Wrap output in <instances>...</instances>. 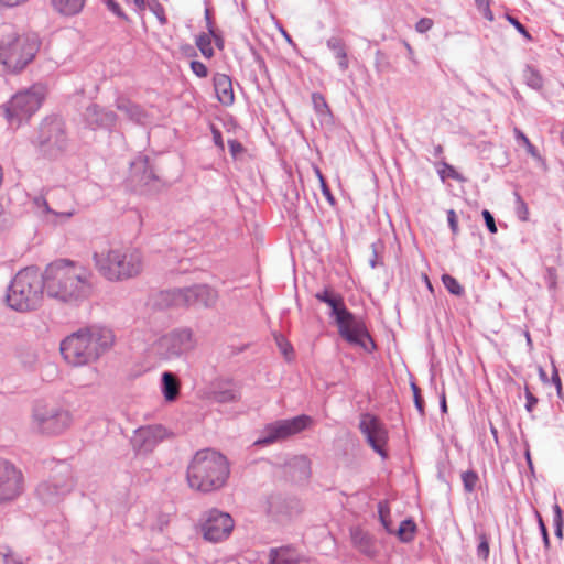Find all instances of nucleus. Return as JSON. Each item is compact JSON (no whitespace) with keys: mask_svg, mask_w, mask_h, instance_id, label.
<instances>
[{"mask_svg":"<svg viewBox=\"0 0 564 564\" xmlns=\"http://www.w3.org/2000/svg\"><path fill=\"white\" fill-rule=\"evenodd\" d=\"M229 474L227 458L217 451L206 448L193 456L187 467L186 479L192 489L208 494L223 488Z\"/></svg>","mask_w":564,"mask_h":564,"instance_id":"f257e3e1","label":"nucleus"},{"mask_svg":"<svg viewBox=\"0 0 564 564\" xmlns=\"http://www.w3.org/2000/svg\"><path fill=\"white\" fill-rule=\"evenodd\" d=\"M113 341L115 336L109 329L79 330L67 336L61 343L59 350L68 365L79 367L97 360Z\"/></svg>","mask_w":564,"mask_h":564,"instance_id":"f03ea898","label":"nucleus"},{"mask_svg":"<svg viewBox=\"0 0 564 564\" xmlns=\"http://www.w3.org/2000/svg\"><path fill=\"white\" fill-rule=\"evenodd\" d=\"M316 297L332 308V315L335 317L338 334L343 339L350 345L359 346L366 350L375 346L365 323L347 310L340 295L324 291L316 294Z\"/></svg>","mask_w":564,"mask_h":564,"instance_id":"7ed1b4c3","label":"nucleus"},{"mask_svg":"<svg viewBox=\"0 0 564 564\" xmlns=\"http://www.w3.org/2000/svg\"><path fill=\"white\" fill-rule=\"evenodd\" d=\"M39 48L35 35L10 30L0 41V63L10 72H20L34 59Z\"/></svg>","mask_w":564,"mask_h":564,"instance_id":"20e7f679","label":"nucleus"},{"mask_svg":"<svg viewBox=\"0 0 564 564\" xmlns=\"http://www.w3.org/2000/svg\"><path fill=\"white\" fill-rule=\"evenodd\" d=\"M96 263L108 280H123L134 278L141 270V254L137 250H111L105 261L95 256Z\"/></svg>","mask_w":564,"mask_h":564,"instance_id":"39448f33","label":"nucleus"},{"mask_svg":"<svg viewBox=\"0 0 564 564\" xmlns=\"http://www.w3.org/2000/svg\"><path fill=\"white\" fill-rule=\"evenodd\" d=\"M33 420L40 432L58 434L68 429L73 422L70 412L56 404H39L34 409Z\"/></svg>","mask_w":564,"mask_h":564,"instance_id":"423d86ee","label":"nucleus"},{"mask_svg":"<svg viewBox=\"0 0 564 564\" xmlns=\"http://www.w3.org/2000/svg\"><path fill=\"white\" fill-rule=\"evenodd\" d=\"M44 97V89L39 86H33L26 91L18 93L9 102L7 109L8 118L10 120L18 118L19 121L30 118L41 107Z\"/></svg>","mask_w":564,"mask_h":564,"instance_id":"0eeeda50","label":"nucleus"},{"mask_svg":"<svg viewBox=\"0 0 564 564\" xmlns=\"http://www.w3.org/2000/svg\"><path fill=\"white\" fill-rule=\"evenodd\" d=\"M42 284H9L7 304L20 312L35 308L43 299Z\"/></svg>","mask_w":564,"mask_h":564,"instance_id":"6e6552de","label":"nucleus"},{"mask_svg":"<svg viewBox=\"0 0 564 564\" xmlns=\"http://www.w3.org/2000/svg\"><path fill=\"white\" fill-rule=\"evenodd\" d=\"M359 429L366 436L369 446L386 459L388 457L389 433L384 424L375 415L364 414L360 419Z\"/></svg>","mask_w":564,"mask_h":564,"instance_id":"1a4fd4ad","label":"nucleus"},{"mask_svg":"<svg viewBox=\"0 0 564 564\" xmlns=\"http://www.w3.org/2000/svg\"><path fill=\"white\" fill-rule=\"evenodd\" d=\"M312 419L308 415H299L290 420L276 421L267 425L265 436L257 443L270 444L297 434L308 427Z\"/></svg>","mask_w":564,"mask_h":564,"instance_id":"9d476101","label":"nucleus"},{"mask_svg":"<svg viewBox=\"0 0 564 564\" xmlns=\"http://www.w3.org/2000/svg\"><path fill=\"white\" fill-rule=\"evenodd\" d=\"M234 525V520L229 513L212 510L203 525L204 538L212 542L223 541L229 536Z\"/></svg>","mask_w":564,"mask_h":564,"instance_id":"9b49d317","label":"nucleus"},{"mask_svg":"<svg viewBox=\"0 0 564 564\" xmlns=\"http://www.w3.org/2000/svg\"><path fill=\"white\" fill-rule=\"evenodd\" d=\"M22 490V474L12 464L0 460V502L17 498Z\"/></svg>","mask_w":564,"mask_h":564,"instance_id":"f8f14e48","label":"nucleus"},{"mask_svg":"<svg viewBox=\"0 0 564 564\" xmlns=\"http://www.w3.org/2000/svg\"><path fill=\"white\" fill-rule=\"evenodd\" d=\"M43 295L57 303H73L86 295L80 284H42Z\"/></svg>","mask_w":564,"mask_h":564,"instance_id":"ddd939ff","label":"nucleus"},{"mask_svg":"<svg viewBox=\"0 0 564 564\" xmlns=\"http://www.w3.org/2000/svg\"><path fill=\"white\" fill-rule=\"evenodd\" d=\"M43 278L45 280H78L79 282L84 279L80 273L77 272L74 262L61 259L52 262L47 265Z\"/></svg>","mask_w":564,"mask_h":564,"instance_id":"4468645a","label":"nucleus"},{"mask_svg":"<svg viewBox=\"0 0 564 564\" xmlns=\"http://www.w3.org/2000/svg\"><path fill=\"white\" fill-rule=\"evenodd\" d=\"M213 82L218 101L223 106H231L235 101L231 78L225 74H216Z\"/></svg>","mask_w":564,"mask_h":564,"instance_id":"2eb2a0df","label":"nucleus"},{"mask_svg":"<svg viewBox=\"0 0 564 564\" xmlns=\"http://www.w3.org/2000/svg\"><path fill=\"white\" fill-rule=\"evenodd\" d=\"M351 541L356 549L369 557H373L378 553L376 541L367 532L359 528L351 530Z\"/></svg>","mask_w":564,"mask_h":564,"instance_id":"dca6fc26","label":"nucleus"},{"mask_svg":"<svg viewBox=\"0 0 564 564\" xmlns=\"http://www.w3.org/2000/svg\"><path fill=\"white\" fill-rule=\"evenodd\" d=\"M52 9L62 17H74L79 14L86 0H50Z\"/></svg>","mask_w":564,"mask_h":564,"instance_id":"f3484780","label":"nucleus"},{"mask_svg":"<svg viewBox=\"0 0 564 564\" xmlns=\"http://www.w3.org/2000/svg\"><path fill=\"white\" fill-rule=\"evenodd\" d=\"M185 302L188 304L202 303L210 305L214 302V297L209 295L207 284H196L186 289Z\"/></svg>","mask_w":564,"mask_h":564,"instance_id":"a211bd4d","label":"nucleus"},{"mask_svg":"<svg viewBox=\"0 0 564 564\" xmlns=\"http://www.w3.org/2000/svg\"><path fill=\"white\" fill-rule=\"evenodd\" d=\"M163 380V394L166 401H174L180 393V382L176 377L171 372H164Z\"/></svg>","mask_w":564,"mask_h":564,"instance_id":"6ab92c4d","label":"nucleus"},{"mask_svg":"<svg viewBox=\"0 0 564 564\" xmlns=\"http://www.w3.org/2000/svg\"><path fill=\"white\" fill-rule=\"evenodd\" d=\"M270 558V564H299V557L291 549L272 550Z\"/></svg>","mask_w":564,"mask_h":564,"instance_id":"aec40b11","label":"nucleus"},{"mask_svg":"<svg viewBox=\"0 0 564 564\" xmlns=\"http://www.w3.org/2000/svg\"><path fill=\"white\" fill-rule=\"evenodd\" d=\"M88 118L90 120H94L99 126H111L115 120L116 116L111 111H104L99 109L97 106H93L88 108Z\"/></svg>","mask_w":564,"mask_h":564,"instance_id":"412c9836","label":"nucleus"},{"mask_svg":"<svg viewBox=\"0 0 564 564\" xmlns=\"http://www.w3.org/2000/svg\"><path fill=\"white\" fill-rule=\"evenodd\" d=\"M328 46L334 52L335 57L337 58L339 66L343 69H347V67H348V57H347V53H346V50H345V46L343 45V43L339 40H330L328 42Z\"/></svg>","mask_w":564,"mask_h":564,"instance_id":"4be33fe9","label":"nucleus"},{"mask_svg":"<svg viewBox=\"0 0 564 564\" xmlns=\"http://www.w3.org/2000/svg\"><path fill=\"white\" fill-rule=\"evenodd\" d=\"M523 78L525 84L532 89L540 90L543 87V78L538 70L534 68L527 66L523 72Z\"/></svg>","mask_w":564,"mask_h":564,"instance_id":"5701e85b","label":"nucleus"},{"mask_svg":"<svg viewBox=\"0 0 564 564\" xmlns=\"http://www.w3.org/2000/svg\"><path fill=\"white\" fill-rule=\"evenodd\" d=\"M415 530V523L408 519L400 523L397 535L402 542H410L414 539Z\"/></svg>","mask_w":564,"mask_h":564,"instance_id":"b1692460","label":"nucleus"},{"mask_svg":"<svg viewBox=\"0 0 564 564\" xmlns=\"http://www.w3.org/2000/svg\"><path fill=\"white\" fill-rule=\"evenodd\" d=\"M196 45L204 57L210 58L214 55L210 34L203 33L196 37Z\"/></svg>","mask_w":564,"mask_h":564,"instance_id":"393cba45","label":"nucleus"},{"mask_svg":"<svg viewBox=\"0 0 564 564\" xmlns=\"http://www.w3.org/2000/svg\"><path fill=\"white\" fill-rule=\"evenodd\" d=\"M214 398L221 403L234 402L240 398V392L237 388H230L215 392Z\"/></svg>","mask_w":564,"mask_h":564,"instance_id":"a878e982","label":"nucleus"},{"mask_svg":"<svg viewBox=\"0 0 564 564\" xmlns=\"http://www.w3.org/2000/svg\"><path fill=\"white\" fill-rule=\"evenodd\" d=\"M312 101L314 105V109L318 115H321V116L330 115V109H329L323 95H321L318 93H314L312 95Z\"/></svg>","mask_w":564,"mask_h":564,"instance_id":"bb28decb","label":"nucleus"},{"mask_svg":"<svg viewBox=\"0 0 564 564\" xmlns=\"http://www.w3.org/2000/svg\"><path fill=\"white\" fill-rule=\"evenodd\" d=\"M40 276L39 269L35 267H28L18 272L15 276L17 282H26L29 280L34 281Z\"/></svg>","mask_w":564,"mask_h":564,"instance_id":"cd10ccee","label":"nucleus"},{"mask_svg":"<svg viewBox=\"0 0 564 564\" xmlns=\"http://www.w3.org/2000/svg\"><path fill=\"white\" fill-rule=\"evenodd\" d=\"M119 109H123V107L119 106ZM124 110L132 119L137 121H142L147 117L144 110L140 106L134 104H129L124 107Z\"/></svg>","mask_w":564,"mask_h":564,"instance_id":"c85d7f7f","label":"nucleus"},{"mask_svg":"<svg viewBox=\"0 0 564 564\" xmlns=\"http://www.w3.org/2000/svg\"><path fill=\"white\" fill-rule=\"evenodd\" d=\"M554 527H555V535L560 539L563 536V518H562V510L558 505H554Z\"/></svg>","mask_w":564,"mask_h":564,"instance_id":"c756f323","label":"nucleus"},{"mask_svg":"<svg viewBox=\"0 0 564 564\" xmlns=\"http://www.w3.org/2000/svg\"><path fill=\"white\" fill-rule=\"evenodd\" d=\"M462 478L465 489L467 491H473L478 481V476L474 471H466L463 474Z\"/></svg>","mask_w":564,"mask_h":564,"instance_id":"7c9ffc66","label":"nucleus"},{"mask_svg":"<svg viewBox=\"0 0 564 564\" xmlns=\"http://www.w3.org/2000/svg\"><path fill=\"white\" fill-rule=\"evenodd\" d=\"M516 202H517L516 213H517L519 219H521L522 221L528 220L529 212H528L527 204L521 199V197L518 194H516Z\"/></svg>","mask_w":564,"mask_h":564,"instance_id":"2f4dec72","label":"nucleus"},{"mask_svg":"<svg viewBox=\"0 0 564 564\" xmlns=\"http://www.w3.org/2000/svg\"><path fill=\"white\" fill-rule=\"evenodd\" d=\"M475 2H476L478 10L484 15V18L491 21L492 14H491V10H490V0H475Z\"/></svg>","mask_w":564,"mask_h":564,"instance_id":"473e14b6","label":"nucleus"},{"mask_svg":"<svg viewBox=\"0 0 564 564\" xmlns=\"http://www.w3.org/2000/svg\"><path fill=\"white\" fill-rule=\"evenodd\" d=\"M315 173H316V176L318 177V181H319V184H321V188H322V192H323V195L329 200V202H334V198L332 196V193H330V189L328 188L327 184H326V181L321 172L319 169H315Z\"/></svg>","mask_w":564,"mask_h":564,"instance_id":"72a5a7b5","label":"nucleus"},{"mask_svg":"<svg viewBox=\"0 0 564 564\" xmlns=\"http://www.w3.org/2000/svg\"><path fill=\"white\" fill-rule=\"evenodd\" d=\"M0 564H21L19 557L11 551H0Z\"/></svg>","mask_w":564,"mask_h":564,"instance_id":"f704fd0d","label":"nucleus"},{"mask_svg":"<svg viewBox=\"0 0 564 564\" xmlns=\"http://www.w3.org/2000/svg\"><path fill=\"white\" fill-rule=\"evenodd\" d=\"M489 552H490L489 541L487 538L481 536L479 545L477 547L478 556L484 560H487L489 556Z\"/></svg>","mask_w":564,"mask_h":564,"instance_id":"c9c22d12","label":"nucleus"},{"mask_svg":"<svg viewBox=\"0 0 564 564\" xmlns=\"http://www.w3.org/2000/svg\"><path fill=\"white\" fill-rule=\"evenodd\" d=\"M191 69L193 70V73L196 76H198L200 78H205L208 75L207 67L202 62H198V61H193L191 63Z\"/></svg>","mask_w":564,"mask_h":564,"instance_id":"e433bc0d","label":"nucleus"},{"mask_svg":"<svg viewBox=\"0 0 564 564\" xmlns=\"http://www.w3.org/2000/svg\"><path fill=\"white\" fill-rule=\"evenodd\" d=\"M505 18L518 30L519 33H521L525 39L531 40L530 33L516 18L508 13L505 14Z\"/></svg>","mask_w":564,"mask_h":564,"instance_id":"4c0bfd02","label":"nucleus"},{"mask_svg":"<svg viewBox=\"0 0 564 564\" xmlns=\"http://www.w3.org/2000/svg\"><path fill=\"white\" fill-rule=\"evenodd\" d=\"M108 10H110L113 14L119 18L127 19L124 12L121 10L120 6L115 0H101Z\"/></svg>","mask_w":564,"mask_h":564,"instance_id":"58836bf2","label":"nucleus"},{"mask_svg":"<svg viewBox=\"0 0 564 564\" xmlns=\"http://www.w3.org/2000/svg\"><path fill=\"white\" fill-rule=\"evenodd\" d=\"M278 345L281 349V352L284 355V357L288 360H291L293 358V348L292 346L286 343L283 338H276Z\"/></svg>","mask_w":564,"mask_h":564,"instance_id":"ea45409f","label":"nucleus"},{"mask_svg":"<svg viewBox=\"0 0 564 564\" xmlns=\"http://www.w3.org/2000/svg\"><path fill=\"white\" fill-rule=\"evenodd\" d=\"M433 20L430 19V18H422L417 21L416 25H415V30L419 32V33H424V32H427L429 30L432 29L433 26Z\"/></svg>","mask_w":564,"mask_h":564,"instance_id":"a19ab883","label":"nucleus"},{"mask_svg":"<svg viewBox=\"0 0 564 564\" xmlns=\"http://www.w3.org/2000/svg\"><path fill=\"white\" fill-rule=\"evenodd\" d=\"M517 134H518V138L523 142V144L525 145L528 152L533 156V158H539V154H538V151L535 149V147L529 141V139L520 131H517Z\"/></svg>","mask_w":564,"mask_h":564,"instance_id":"79ce46f5","label":"nucleus"},{"mask_svg":"<svg viewBox=\"0 0 564 564\" xmlns=\"http://www.w3.org/2000/svg\"><path fill=\"white\" fill-rule=\"evenodd\" d=\"M552 383L555 386L556 388V392H557V395L560 398H562V382H561V378L558 376V372H557V369L556 367H553V373H552V379H551Z\"/></svg>","mask_w":564,"mask_h":564,"instance_id":"37998d69","label":"nucleus"},{"mask_svg":"<svg viewBox=\"0 0 564 564\" xmlns=\"http://www.w3.org/2000/svg\"><path fill=\"white\" fill-rule=\"evenodd\" d=\"M412 391L414 397L415 406L420 412H423V401L420 395V389L415 383H412Z\"/></svg>","mask_w":564,"mask_h":564,"instance_id":"c03bdc74","label":"nucleus"},{"mask_svg":"<svg viewBox=\"0 0 564 564\" xmlns=\"http://www.w3.org/2000/svg\"><path fill=\"white\" fill-rule=\"evenodd\" d=\"M229 150L234 156L238 155L243 151V147L237 140L228 141Z\"/></svg>","mask_w":564,"mask_h":564,"instance_id":"a18cd8bd","label":"nucleus"},{"mask_svg":"<svg viewBox=\"0 0 564 564\" xmlns=\"http://www.w3.org/2000/svg\"><path fill=\"white\" fill-rule=\"evenodd\" d=\"M447 219H448L451 229L453 230V232H456L458 229V223H457L456 213L453 209L448 210Z\"/></svg>","mask_w":564,"mask_h":564,"instance_id":"49530a36","label":"nucleus"},{"mask_svg":"<svg viewBox=\"0 0 564 564\" xmlns=\"http://www.w3.org/2000/svg\"><path fill=\"white\" fill-rule=\"evenodd\" d=\"M527 404L525 408L529 412L533 410L535 404L538 403V399L527 389Z\"/></svg>","mask_w":564,"mask_h":564,"instance_id":"de8ad7c7","label":"nucleus"},{"mask_svg":"<svg viewBox=\"0 0 564 564\" xmlns=\"http://www.w3.org/2000/svg\"><path fill=\"white\" fill-rule=\"evenodd\" d=\"M539 527H540V530H541V533L543 536L544 545H545V547H549V545H550L549 534H547V530H546L541 517H539Z\"/></svg>","mask_w":564,"mask_h":564,"instance_id":"09e8293b","label":"nucleus"},{"mask_svg":"<svg viewBox=\"0 0 564 564\" xmlns=\"http://www.w3.org/2000/svg\"><path fill=\"white\" fill-rule=\"evenodd\" d=\"M482 216H484V218H485V220H486V225H487V227H488L489 231H490V232H494V216H492V215H491V213H490L489 210H487V209H485V210L482 212Z\"/></svg>","mask_w":564,"mask_h":564,"instance_id":"8fccbe9b","label":"nucleus"},{"mask_svg":"<svg viewBox=\"0 0 564 564\" xmlns=\"http://www.w3.org/2000/svg\"><path fill=\"white\" fill-rule=\"evenodd\" d=\"M448 292L454 295H462L464 293L463 284H445Z\"/></svg>","mask_w":564,"mask_h":564,"instance_id":"3c124183","label":"nucleus"},{"mask_svg":"<svg viewBox=\"0 0 564 564\" xmlns=\"http://www.w3.org/2000/svg\"><path fill=\"white\" fill-rule=\"evenodd\" d=\"M26 1L28 0H0V4L4 6V7L12 8V7L20 6Z\"/></svg>","mask_w":564,"mask_h":564,"instance_id":"603ef678","label":"nucleus"},{"mask_svg":"<svg viewBox=\"0 0 564 564\" xmlns=\"http://www.w3.org/2000/svg\"><path fill=\"white\" fill-rule=\"evenodd\" d=\"M454 177L455 171L452 166L446 165L445 169L442 171V177Z\"/></svg>","mask_w":564,"mask_h":564,"instance_id":"864d4df0","label":"nucleus"},{"mask_svg":"<svg viewBox=\"0 0 564 564\" xmlns=\"http://www.w3.org/2000/svg\"><path fill=\"white\" fill-rule=\"evenodd\" d=\"M380 518H381V522H382L383 527L386 528V530L391 533L392 529H391L390 521L387 520V518L382 511H380Z\"/></svg>","mask_w":564,"mask_h":564,"instance_id":"5fc2aeb1","label":"nucleus"},{"mask_svg":"<svg viewBox=\"0 0 564 564\" xmlns=\"http://www.w3.org/2000/svg\"><path fill=\"white\" fill-rule=\"evenodd\" d=\"M56 215L64 216L66 218L72 217L75 214V210L72 208L69 210H61V212H53Z\"/></svg>","mask_w":564,"mask_h":564,"instance_id":"6e6d98bb","label":"nucleus"},{"mask_svg":"<svg viewBox=\"0 0 564 564\" xmlns=\"http://www.w3.org/2000/svg\"><path fill=\"white\" fill-rule=\"evenodd\" d=\"M539 377H540V379H541L544 383H547V382H549L547 375H546L545 370H544L542 367H540V368H539Z\"/></svg>","mask_w":564,"mask_h":564,"instance_id":"4d7b16f0","label":"nucleus"},{"mask_svg":"<svg viewBox=\"0 0 564 564\" xmlns=\"http://www.w3.org/2000/svg\"><path fill=\"white\" fill-rule=\"evenodd\" d=\"M442 282H449V283H453V282H456L455 279L451 278L449 275H443L442 276Z\"/></svg>","mask_w":564,"mask_h":564,"instance_id":"13d9d810","label":"nucleus"},{"mask_svg":"<svg viewBox=\"0 0 564 564\" xmlns=\"http://www.w3.org/2000/svg\"><path fill=\"white\" fill-rule=\"evenodd\" d=\"M133 2H134L139 8H143V7H144V0H133Z\"/></svg>","mask_w":564,"mask_h":564,"instance_id":"bf43d9fd","label":"nucleus"},{"mask_svg":"<svg viewBox=\"0 0 564 564\" xmlns=\"http://www.w3.org/2000/svg\"><path fill=\"white\" fill-rule=\"evenodd\" d=\"M426 285H427L429 291H430L431 293H433V292H434L433 284H432V283H429V284H426Z\"/></svg>","mask_w":564,"mask_h":564,"instance_id":"052dcab7","label":"nucleus"},{"mask_svg":"<svg viewBox=\"0 0 564 564\" xmlns=\"http://www.w3.org/2000/svg\"><path fill=\"white\" fill-rule=\"evenodd\" d=\"M442 408H443L444 411L446 410V402L445 401H443Z\"/></svg>","mask_w":564,"mask_h":564,"instance_id":"680f3d73","label":"nucleus"},{"mask_svg":"<svg viewBox=\"0 0 564 564\" xmlns=\"http://www.w3.org/2000/svg\"><path fill=\"white\" fill-rule=\"evenodd\" d=\"M406 48H408L410 52L412 51V48H411V46H410L409 44H406Z\"/></svg>","mask_w":564,"mask_h":564,"instance_id":"e2e57ef3","label":"nucleus"}]
</instances>
